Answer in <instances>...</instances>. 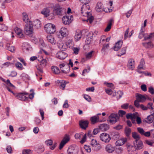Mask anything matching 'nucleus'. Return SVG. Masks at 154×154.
Masks as SVG:
<instances>
[{
	"instance_id": "f257e3e1",
	"label": "nucleus",
	"mask_w": 154,
	"mask_h": 154,
	"mask_svg": "<svg viewBox=\"0 0 154 154\" xmlns=\"http://www.w3.org/2000/svg\"><path fill=\"white\" fill-rule=\"evenodd\" d=\"M66 12V9L62 8L58 4H56L54 7L53 13L54 14L60 16L64 15Z\"/></svg>"
},
{
	"instance_id": "f03ea898",
	"label": "nucleus",
	"mask_w": 154,
	"mask_h": 154,
	"mask_svg": "<svg viewBox=\"0 0 154 154\" xmlns=\"http://www.w3.org/2000/svg\"><path fill=\"white\" fill-rule=\"evenodd\" d=\"M24 30L25 34L30 37L33 36V29L32 23L29 21V24L27 23L25 26Z\"/></svg>"
},
{
	"instance_id": "7ed1b4c3",
	"label": "nucleus",
	"mask_w": 154,
	"mask_h": 154,
	"mask_svg": "<svg viewBox=\"0 0 154 154\" xmlns=\"http://www.w3.org/2000/svg\"><path fill=\"white\" fill-rule=\"evenodd\" d=\"M45 31L50 34H53L56 31V26L51 23H48L44 26Z\"/></svg>"
},
{
	"instance_id": "20e7f679",
	"label": "nucleus",
	"mask_w": 154,
	"mask_h": 154,
	"mask_svg": "<svg viewBox=\"0 0 154 154\" xmlns=\"http://www.w3.org/2000/svg\"><path fill=\"white\" fill-rule=\"evenodd\" d=\"M100 137L101 140L105 143L109 142L111 140V137L109 135L106 133L101 134Z\"/></svg>"
},
{
	"instance_id": "39448f33",
	"label": "nucleus",
	"mask_w": 154,
	"mask_h": 154,
	"mask_svg": "<svg viewBox=\"0 0 154 154\" xmlns=\"http://www.w3.org/2000/svg\"><path fill=\"white\" fill-rule=\"evenodd\" d=\"M134 147L137 150H140L143 147V145L141 140H135L133 142Z\"/></svg>"
},
{
	"instance_id": "423d86ee",
	"label": "nucleus",
	"mask_w": 154,
	"mask_h": 154,
	"mask_svg": "<svg viewBox=\"0 0 154 154\" xmlns=\"http://www.w3.org/2000/svg\"><path fill=\"white\" fill-rule=\"evenodd\" d=\"M73 17L72 15L64 16L62 18L63 23L65 25H69L70 23L73 20Z\"/></svg>"
},
{
	"instance_id": "0eeeda50",
	"label": "nucleus",
	"mask_w": 154,
	"mask_h": 154,
	"mask_svg": "<svg viewBox=\"0 0 154 154\" xmlns=\"http://www.w3.org/2000/svg\"><path fill=\"white\" fill-rule=\"evenodd\" d=\"M75 137L76 139H81L82 137L80 142L81 143H83L86 141V134H84L83 133H76L75 134Z\"/></svg>"
},
{
	"instance_id": "6e6552de",
	"label": "nucleus",
	"mask_w": 154,
	"mask_h": 154,
	"mask_svg": "<svg viewBox=\"0 0 154 154\" xmlns=\"http://www.w3.org/2000/svg\"><path fill=\"white\" fill-rule=\"evenodd\" d=\"M29 94L26 91H24L22 93H18L17 95H16V97L17 98L20 100H26L28 99V97H26L24 95H28Z\"/></svg>"
},
{
	"instance_id": "1a4fd4ad",
	"label": "nucleus",
	"mask_w": 154,
	"mask_h": 154,
	"mask_svg": "<svg viewBox=\"0 0 154 154\" xmlns=\"http://www.w3.org/2000/svg\"><path fill=\"white\" fill-rule=\"evenodd\" d=\"M119 119V117L117 114L113 113L111 114L109 117V121L112 124L116 123Z\"/></svg>"
},
{
	"instance_id": "9d476101",
	"label": "nucleus",
	"mask_w": 154,
	"mask_h": 154,
	"mask_svg": "<svg viewBox=\"0 0 154 154\" xmlns=\"http://www.w3.org/2000/svg\"><path fill=\"white\" fill-rule=\"evenodd\" d=\"M150 34L148 35L147 34H145L144 33V30L142 28L141 29L140 32L139 33V38L140 39H141L142 37H143L144 38V40H146L147 39H150Z\"/></svg>"
},
{
	"instance_id": "9b49d317",
	"label": "nucleus",
	"mask_w": 154,
	"mask_h": 154,
	"mask_svg": "<svg viewBox=\"0 0 154 154\" xmlns=\"http://www.w3.org/2000/svg\"><path fill=\"white\" fill-rule=\"evenodd\" d=\"M78 150L76 146H71L69 147L67 151V154H77Z\"/></svg>"
},
{
	"instance_id": "f8f14e48",
	"label": "nucleus",
	"mask_w": 154,
	"mask_h": 154,
	"mask_svg": "<svg viewBox=\"0 0 154 154\" xmlns=\"http://www.w3.org/2000/svg\"><path fill=\"white\" fill-rule=\"evenodd\" d=\"M69 140V136H66L65 137L61 142L59 145V149H61L63 148L64 145L67 143Z\"/></svg>"
},
{
	"instance_id": "ddd939ff",
	"label": "nucleus",
	"mask_w": 154,
	"mask_h": 154,
	"mask_svg": "<svg viewBox=\"0 0 154 154\" xmlns=\"http://www.w3.org/2000/svg\"><path fill=\"white\" fill-rule=\"evenodd\" d=\"M89 122L88 121L81 120L79 122V125L80 127L83 129L85 130L88 127Z\"/></svg>"
},
{
	"instance_id": "4468645a",
	"label": "nucleus",
	"mask_w": 154,
	"mask_h": 154,
	"mask_svg": "<svg viewBox=\"0 0 154 154\" xmlns=\"http://www.w3.org/2000/svg\"><path fill=\"white\" fill-rule=\"evenodd\" d=\"M115 147L112 145L109 144L107 145L105 147L106 152L108 153H112L115 150Z\"/></svg>"
},
{
	"instance_id": "2eb2a0df",
	"label": "nucleus",
	"mask_w": 154,
	"mask_h": 154,
	"mask_svg": "<svg viewBox=\"0 0 154 154\" xmlns=\"http://www.w3.org/2000/svg\"><path fill=\"white\" fill-rule=\"evenodd\" d=\"M79 1L82 3H84V4L83 6L81 8V11L84 9V10H86L87 9H89V7L88 5H87L90 2L91 0H79Z\"/></svg>"
},
{
	"instance_id": "dca6fc26",
	"label": "nucleus",
	"mask_w": 154,
	"mask_h": 154,
	"mask_svg": "<svg viewBox=\"0 0 154 154\" xmlns=\"http://www.w3.org/2000/svg\"><path fill=\"white\" fill-rule=\"evenodd\" d=\"M109 128V125L105 123L101 124L99 126V129L102 131H105L108 130Z\"/></svg>"
},
{
	"instance_id": "f3484780",
	"label": "nucleus",
	"mask_w": 154,
	"mask_h": 154,
	"mask_svg": "<svg viewBox=\"0 0 154 154\" xmlns=\"http://www.w3.org/2000/svg\"><path fill=\"white\" fill-rule=\"evenodd\" d=\"M136 97L138 101L141 102H143L146 100V98L144 96L139 94H137Z\"/></svg>"
},
{
	"instance_id": "a211bd4d",
	"label": "nucleus",
	"mask_w": 154,
	"mask_h": 154,
	"mask_svg": "<svg viewBox=\"0 0 154 154\" xmlns=\"http://www.w3.org/2000/svg\"><path fill=\"white\" fill-rule=\"evenodd\" d=\"M134 60L132 59H130L128 61V67L130 69H133L134 68Z\"/></svg>"
},
{
	"instance_id": "6ab92c4d",
	"label": "nucleus",
	"mask_w": 154,
	"mask_h": 154,
	"mask_svg": "<svg viewBox=\"0 0 154 154\" xmlns=\"http://www.w3.org/2000/svg\"><path fill=\"white\" fill-rule=\"evenodd\" d=\"M126 138H122L117 140L116 142V146H121L123 145L127 141Z\"/></svg>"
},
{
	"instance_id": "aec40b11",
	"label": "nucleus",
	"mask_w": 154,
	"mask_h": 154,
	"mask_svg": "<svg viewBox=\"0 0 154 154\" xmlns=\"http://www.w3.org/2000/svg\"><path fill=\"white\" fill-rule=\"evenodd\" d=\"M96 10L98 12H102L103 11V6L102 3L99 2H97L96 7Z\"/></svg>"
},
{
	"instance_id": "412c9836",
	"label": "nucleus",
	"mask_w": 154,
	"mask_h": 154,
	"mask_svg": "<svg viewBox=\"0 0 154 154\" xmlns=\"http://www.w3.org/2000/svg\"><path fill=\"white\" fill-rule=\"evenodd\" d=\"M122 42L119 41L117 42L114 47V50L115 51H118L121 48L122 45Z\"/></svg>"
},
{
	"instance_id": "4be33fe9",
	"label": "nucleus",
	"mask_w": 154,
	"mask_h": 154,
	"mask_svg": "<svg viewBox=\"0 0 154 154\" xmlns=\"http://www.w3.org/2000/svg\"><path fill=\"white\" fill-rule=\"evenodd\" d=\"M15 33L20 38H23L24 37V35L22 33V30L17 27H16L14 29Z\"/></svg>"
},
{
	"instance_id": "5701e85b",
	"label": "nucleus",
	"mask_w": 154,
	"mask_h": 154,
	"mask_svg": "<svg viewBox=\"0 0 154 154\" xmlns=\"http://www.w3.org/2000/svg\"><path fill=\"white\" fill-rule=\"evenodd\" d=\"M32 24L33 26L37 29L40 28L41 27V23L40 21L38 20H36L33 21Z\"/></svg>"
},
{
	"instance_id": "b1692460",
	"label": "nucleus",
	"mask_w": 154,
	"mask_h": 154,
	"mask_svg": "<svg viewBox=\"0 0 154 154\" xmlns=\"http://www.w3.org/2000/svg\"><path fill=\"white\" fill-rule=\"evenodd\" d=\"M154 113L149 116L146 119L147 120H145L146 122L148 123H152L154 120Z\"/></svg>"
},
{
	"instance_id": "393cba45",
	"label": "nucleus",
	"mask_w": 154,
	"mask_h": 154,
	"mask_svg": "<svg viewBox=\"0 0 154 154\" xmlns=\"http://www.w3.org/2000/svg\"><path fill=\"white\" fill-rule=\"evenodd\" d=\"M60 32L63 37H65L67 35L68 32L66 28H61Z\"/></svg>"
},
{
	"instance_id": "a878e982",
	"label": "nucleus",
	"mask_w": 154,
	"mask_h": 154,
	"mask_svg": "<svg viewBox=\"0 0 154 154\" xmlns=\"http://www.w3.org/2000/svg\"><path fill=\"white\" fill-rule=\"evenodd\" d=\"M47 39L48 41L51 44L55 45L56 41L53 36L51 35H49L47 37Z\"/></svg>"
},
{
	"instance_id": "bb28decb",
	"label": "nucleus",
	"mask_w": 154,
	"mask_h": 154,
	"mask_svg": "<svg viewBox=\"0 0 154 154\" xmlns=\"http://www.w3.org/2000/svg\"><path fill=\"white\" fill-rule=\"evenodd\" d=\"M91 120L92 124H94L99 122V118L97 116H94L91 118Z\"/></svg>"
},
{
	"instance_id": "cd10ccee",
	"label": "nucleus",
	"mask_w": 154,
	"mask_h": 154,
	"mask_svg": "<svg viewBox=\"0 0 154 154\" xmlns=\"http://www.w3.org/2000/svg\"><path fill=\"white\" fill-rule=\"evenodd\" d=\"M126 118L127 119H135L137 117V115L134 113H128L126 114Z\"/></svg>"
},
{
	"instance_id": "c85d7f7f",
	"label": "nucleus",
	"mask_w": 154,
	"mask_h": 154,
	"mask_svg": "<svg viewBox=\"0 0 154 154\" xmlns=\"http://www.w3.org/2000/svg\"><path fill=\"white\" fill-rule=\"evenodd\" d=\"M67 56V54L64 52H60L59 53L58 58L61 60H63Z\"/></svg>"
},
{
	"instance_id": "c756f323",
	"label": "nucleus",
	"mask_w": 154,
	"mask_h": 154,
	"mask_svg": "<svg viewBox=\"0 0 154 154\" xmlns=\"http://www.w3.org/2000/svg\"><path fill=\"white\" fill-rule=\"evenodd\" d=\"M113 21V20L112 19H111L109 20L107 26L104 30L105 32H108L110 30L112 25V22Z\"/></svg>"
},
{
	"instance_id": "7c9ffc66",
	"label": "nucleus",
	"mask_w": 154,
	"mask_h": 154,
	"mask_svg": "<svg viewBox=\"0 0 154 154\" xmlns=\"http://www.w3.org/2000/svg\"><path fill=\"white\" fill-rule=\"evenodd\" d=\"M49 13L50 10L48 8H45L41 12V13L46 17H47L50 15Z\"/></svg>"
},
{
	"instance_id": "2f4dec72",
	"label": "nucleus",
	"mask_w": 154,
	"mask_h": 154,
	"mask_svg": "<svg viewBox=\"0 0 154 154\" xmlns=\"http://www.w3.org/2000/svg\"><path fill=\"white\" fill-rule=\"evenodd\" d=\"M40 63L42 65V67H45L46 65V63H48L49 61L48 58L43 59L42 57L40 58Z\"/></svg>"
},
{
	"instance_id": "473e14b6",
	"label": "nucleus",
	"mask_w": 154,
	"mask_h": 154,
	"mask_svg": "<svg viewBox=\"0 0 154 154\" xmlns=\"http://www.w3.org/2000/svg\"><path fill=\"white\" fill-rule=\"evenodd\" d=\"M143 46L146 48H152L153 47V45L151 42L143 43Z\"/></svg>"
},
{
	"instance_id": "72a5a7b5",
	"label": "nucleus",
	"mask_w": 154,
	"mask_h": 154,
	"mask_svg": "<svg viewBox=\"0 0 154 154\" xmlns=\"http://www.w3.org/2000/svg\"><path fill=\"white\" fill-rule=\"evenodd\" d=\"M82 36V33L81 32H76L75 36V38L76 41H78L80 39Z\"/></svg>"
},
{
	"instance_id": "f704fd0d",
	"label": "nucleus",
	"mask_w": 154,
	"mask_h": 154,
	"mask_svg": "<svg viewBox=\"0 0 154 154\" xmlns=\"http://www.w3.org/2000/svg\"><path fill=\"white\" fill-rule=\"evenodd\" d=\"M56 82L57 84L59 85H59L60 87H65L67 83V82L65 81H60L59 80H57Z\"/></svg>"
},
{
	"instance_id": "c9c22d12",
	"label": "nucleus",
	"mask_w": 154,
	"mask_h": 154,
	"mask_svg": "<svg viewBox=\"0 0 154 154\" xmlns=\"http://www.w3.org/2000/svg\"><path fill=\"white\" fill-rule=\"evenodd\" d=\"M145 63L144 59H141L140 63V64L138 66V68L139 69H144L143 68V66L145 65Z\"/></svg>"
},
{
	"instance_id": "e433bc0d",
	"label": "nucleus",
	"mask_w": 154,
	"mask_h": 154,
	"mask_svg": "<svg viewBox=\"0 0 154 154\" xmlns=\"http://www.w3.org/2000/svg\"><path fill=\"white\" fill-rule=\"evenodd\" d=\"M112 138L114 140H117L119 138V133L117 132L113 133L112 134Z\"/></svg>"
},
{
	"instance_id": "4c0bfd02",
	"label": "nucleus",
	"mask_w": 154,
	"mask_h": 154,
	"mask_svg": "<svg viewBox=\"0 0 154 154\" xmlns=\"http://www.w3.org/2000/svg\"><path fill=\"white\" fill-rule=\"evenodd\" d=\"M6 48L9 51L13 52L15 51V48L14 46H11L9 44H8L6 45Z\"/></svg>"
},
{
	"instance_id": "58836bf2",
	"label": "nucleus",
	"mask_w": 154,
	"mask_h": 154,
	"mask_svg": "<svg viewBox=\"0 0 154 154\" xmlns=\"http://www.w3.org/2000/svg\"><path fill=\"white\" fill-rule=\"evenodd\" d=\"M132 137L135 139V140H140V137L138 134L136 132H133L132 133Z\"/></svg>"
},
{
	"instance_id": "ea45409f",
	"label": "nucleus",
	"mask_w": 154,
	"mask_h": 154,
	"mask_svg": "<svg viewBox=\"0 0 154 154\" xmlns=\"http://www.w3.org/2000/svg\"><path fill=\"white\" fill-rule=\"evenodd\" d=\"M51 69L54 73L56 74H58L60 72V70L59 68L57 66H52Z\"/></svg>"
},
{
	"instance_id": "a19ab883",
	"label": "nucleus",
	"mask_w": 154,
	"mask_h": 154,
	"mask_svg": "<svg viewBox=\"0 0 154 154\" xmlns=\"http://www.w3.org/2000/svg\"><path fill=\"white\" fill-rule=\"evenodd\" d=\"M36 67L37 70L40 72L41 73H43L42 68L44 67H42V64L40 63L38 66H36Z\"/></svg>"
},
{
	"instance_id": "79ce46f5",
	"label": "nucleus",
	"mask_w": 154,
	"mask_h": 154,
	"mask_svg": "<svg viewBox=\"0 0 154 154\" xmlns=\"http://www.w3.org/2000/svg\"><path fill=\"white\" fill-rule=\"evenodd\" d=\"M125 133L127 137H128L131 133V129L129 128L126 127L125 128Z\"/></svg>"
},
{
	"instance_id": "37998d69",
	"label": "nucleus",
	"mask_w": 154,
	"mask_h": 154,
	"mask_svg": "<svg viewBox=\"0 0 154 154\" xmlns=\"http://www.w3.org/2000/svg\"><path fill=\"white\" fill-rule=\"evenodd\" d=\"M127 49L126 47H123L122 48L121 50L122 53H120L118 54L117 55L119 57H120L122 55L125 54L126 53V51Z\"/></svg>"
},
{
	"instance_id": "c03bdc74",
	"label": "nucleus",
	"mask_w": 154,
	"mask_h": 154,
	"mask_svg": "<svg viewBox=\"0 0 154 154\" xmlns=\"http://www.w3.org/2000/svg\"><path fill=\"white\" fill-rule=\"evenodd\" d=\"M87 37L86 40L85 41V43L86 44L89 45L91 43V39L93 37V35L91 36H89V35H88Z\"/></svg>"
},
{
	"instance_id": "a18cd8bd",
	"label": "nucleus",
	"mask_w": 154,
	"mask_h": 154,
	"mask_svg": "<svg viewBox=\"0 0 154 154\" xmlns=\"http://www.w3.org/2000/svg\"><path fill=\"white\" fill-rule=\"evenodd\" d=\"M23 21L25 22H28V17L27 14L26 13L23 12Z\"/></svg>"
},
{
	"instance_id": "49530a36",
	"label": "nucleus",
	"mask_w": 154,
	"mask_h": 154,
	"mask_svg": "<svg viewBox=\"0 0 154 154\" xmlns=\"http://www.w3.org/2000/svg\"><path fill=\"white\" fill-rule=\"evenodd\" d=\"M94 150L96 151H98L101 149V146L99 143H97L94 147Z\"/></svg>"
},
{
	"instance_id": "de8ad7c7",
	"label": "nucleus",
	"mask_w": 154,
	"mask_h": 154,
	"mask_svg": "<svg viewBox=\"0 0 154 154\" xmlns=\"http://www.w3.org/2000/svg\"><path fill=\"white\" fill-rule=\"evenodd\" d=\"M119 94V98H121L123 94V92L122 91H118L117 93L116 92L113 93V97L116 96L117 95V94Z\"/></svg>"
},
{
	"instance_id": "09e8293b",
	"label": "nucleus",
	"mask_w": 154,
	"mask_h": 154,
	"mask_svg": "<svg viewBox=\"0 0 154 154\" xmlns=\"http://www.w3.org/2000/svg\"><path fill=\"white\" fill-rule=\"evenodd\" d=\"M7 29V27L3 24H0V30L1 31H5Z\"/></svg>"
},
{
	"instance_id": "8fccbe9b",
	"label": "nucleus",
	"mask_w": 154,
	"mask_h": 154,
	"mask_svg": "<svg viewBox=\"0 0 154 154\" xmlns=\"http://www.w3.org/2000/svg\"><path fill=\"white\" fill-rule=\"evenodd\" d=\"M16 67L20 70H21L22 68V65L19 62H17L15 64Z\"/></svg>"
},
{
	"instance_id": "3c124183",
	"label": "nucleus",
	"mask_w": 154,
	"mask_h": 154,
	"mask_svg": "<svg viewBox=\"0 0 154 154\" xmlns=\"http://www.w3.org/2000/svg\"><path fill=\"white\" fill-rule=\"evenodd\" d=\"M32 151L30 149H24L22 151V154H31Z\"/></svg>"
},
{
	"instance_id": "603ef678",
	"label": "nucleus",
	"mask_w": 154,
	"mask_h": 154,
	"mask_svg": "<svg viewBox=\"0 0 154 154\" xmlns=\"http://www.w3.org/2000/svg\"><path fill=\"white\" fill-rule=\"evenodd\" d=\"M30 92H31V93L29 94V97L30 99H32L33 98L35 95L34 90L33 89H31L30 90Z\"/></svg>"
},
{
	"instance_id": "864d4df0",
	"label": "nucleus",
	"mask_w": 154,
	"mask_h": 154,
	"mask_svg": "<svg viewBox=\"0 0 154 154\" xmlns=\"http://www.w3.org/2000/svg\"><path fill=\"white\" fill-rule=\"evenodd\" d=\"M129 32V29L128 28L125 32L124 35V39H126L128 36V32Z\"/></svg>"
},
{
	"instance_id": "5fc2aeb1",
	"label": "nucleus",
	"mask_w": 154,
	"mask_h": 154,
	"mask_svg": "<svg viewBox=\"0 0 154 154\" xmlns=\"http://www.w3.org/2000/svg\"><path fill=\"white\" fill-rule=\"evenodd\" d=\"M97 143V141L96 140L93 139L91 140V144L92 147H94Z\"/></svg>"
},
{
	"instance_id": "6e6d98bb",
	"label": "nucleus",
	"mask_w": 154,
	"mask_h": 154,
	"mask_svg": "<svg viewBox=\"0 0 154 154\" xmlns=\"http://www.w3.org/2000/svg\"><path fill=\"white\" fill-rule=\"evenodd\" d=\"M94 51H91V52L86 54V57L87 59H89L91 58L92 56L93 53Z\"/></svg>"
},
{
	"instance_id": "4d7b16f0",
	"label": "nucleus",
	"mask_w": 154,
	"mask_h": 154,
	"mask_svg": "<svg viewBox=\"0 0 154 154\" xmlns=\"http://www.w3.org/2000/svg\"><path fill=\"white\" fill-rule=\"evenodd\" d=\"M63 42L60 39L58 41L57 44V46L59 49L62 46V45H63Z\"/></svg>"
},
{
	"instance_id": "13d9d810",
	"label": "nucleus",
	"mask_w": 154,
	"mask_h": 154,
	"mask_svg": "<svg viewBox=\"0 0 154 154\" xmlns=\"http://www.w3.org/2000/svg\"><path fill=\"white\" fill-rule=\"evenodd\" d=\"M137 130L138 131L141 135H143L144 134V131L143 129L141 128H137Z\"/></svg>"
},
{
	"instance_id": "bf43d9fd",
	"label": "nucleus",
	"mask_w": 154,
	"mask_h": 154,
	"mask_svg": "<svg viewBox=\"0 0 154 154\" xmlns=\"http://www.w3.org/2000/svg\"><path fill=\"white\" fill-rule=\"evenodd\" d=\"M45 143L47 145L51 146L53 144V141L51 140H48L46 141Z\"/></svg>"
},
{
	"instance_id": "052dcab7",
	"label": "nucleus",
	"mask_w": 154,
	"mask_h": 154,
	"mask_svg": "<svg viewBox=\"0 0 154 154\" xmlns=\"http://www.w3.org/2000/svg\"><path fill=\"white\" fill-rule=\"evenodd\" d=\"M153 105V103H148L147 106H146L147 109H149L152 110L153 109V108L152 106Z\"/></svg>"
},
{
	"instance_id": "680f3d73",
	"label": "nucleus",
	"mask_w": 154,
	"mask_h": 154,
	"mask_svg": "<svg viewBox=\"0 0 154 154\" xmlns=\"http://www.w3.org/2000/svg\"><path fill=\"white\" fill-rule=\"evenodd\" d=\"M67 68L66 70H61L64 73L66 74L69 72L70 71V67L69 66H66Z\"/></svg>"
},
{
	"instance_id": "e2e57ef3",
	"label": "nucleus",
	"mask_w": 154,
	"mask_h": 154,
	"mask_svg": "<svg viewBox=\"0 0 154 154\" xmlns=\"http://www.w3.org/2000/svg\"><path fill=\"white\" fill-rule=\"evenodd\" d=\"M67 48V46L66 44H63V45H62V46L60 49L62 51H65Z\"/></svg>"
},
{
	"instance_id": "0e129e2a",
	"label": "nucleus",
	"mask_w": 154,
	"mask_h": 154,
	"mask_svg": "<svg viewBox=\"0 0 154 154\" xmlns=\"http://www.w3.org/2000/svg\"><path fill=\"white\" fill-rule=\"evenodd\" d=\"M105 91L106 93L109 95H111L113 93V91L110 89H105Z\"/></svg>"
},
{
	"instance_id": "69168bd1",
	"label": "nucleus",
	"mask_w": 154,
	"mask_h": 154,
	"mask_svg": "<svg viewBox=\"0 0 154 154\" xmlns=\"http://www.w3.org/2000/svg\"><path fill=\"white\" fill-rule=\"evenodd\" d=\"M104 84L105 86H106L107 87H113L114 86V85L112 83H108L106 82H104Z\"/></svg>"
},
{
	"instance_id": "338daca9",
	"label": "nucleus",
	"mask_w": 154,
	"mask_h": 154,
	"mask_svg": "<svg viewBox=\"0 0 154 154\" xmlns=\"http://www.w3.org/2000/svg\"><path fill=\"white\" fill-rule=\"evenodd\" d=\"M123 151V149L121 147H119L116 150V152L118 154L121 153Z\"/></svg>"
},
{
	"instance_id": "774afa93",
	"label": "nucleus",
	"mask_w": 154,
	"mask_h": 154,
	"mask_svg": "<svg viewBox=\"0 0 154 154\" xmlns=\"http://www.w3.org/2000/svg\"><path fill=\"white\" fill-rule=\"evenodd\" d=\"M6 150L7 152L9 153H11L12 152L11 147L10 146H7Z\"/></svg>"
}]
</instances>
